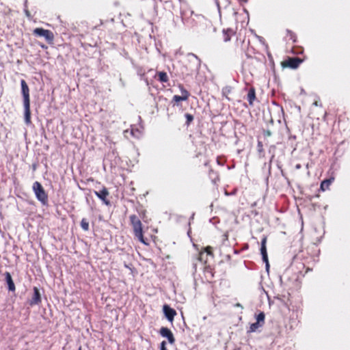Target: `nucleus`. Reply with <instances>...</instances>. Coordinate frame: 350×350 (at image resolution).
Segmentation results:
<instances>
[{"label": "nucleus", "mask_w": 350, "mask_h": 350, "mask_svg": "<svg viewBox=\"0 0 350 350\" xmlns=\"http://www.w3.org/2000/svg\"><path fill=\"white\" fill-rule=\"evenodd\" d=\"M130 224L132 226L135 239L145 245H149V239L144 236L142 224L140 219L136 215L129 216Z\"/></svg>", "instance_id": "1"}, {"label": "nucleus", "mask_w": 350, "mask_h": 350, "mask_svg": "<svg viewBox=\"0 0 350 350\" xmlns=\"http://www.w3.org/2000/svg\"><path fill=\"white\" fill-rule=\"evenodd\" d=\"M223 40L225 42L230 41L233 38H236L235 48L242 47L244 40L239 38L236 35V31L232 28L224 29L222 31Z\"/></svg>", "instance_id": "2"}, {"label": "nucleus", "mask_w": 350, "mask_h": 350, "mask_svg": "<svg viewBox=\"0 0 350 350\" xmlns=\"http://www.w3.org/2000/svg\"><path fill=\"white\" fill-rule=\"evenodd\" d=\"M33 190L36 198L44 205L48 202V195L40 183L36 181L33 184Z\"/></svg>", "instance_id": "3"}, {"label": "nucleus", "mask_w": 350, "mask_h": 350, "mask_svg": "<svg viewBox=\"0 0 350 350\" xmlns=\"http://www.w3.org/2000/svg\"><path fill=\"white\" fill-rule=\"evenodd\" d=\"M33 34L36 36L44 37L49 44H53L54 41V34L49 29H44L41 27H37L33 29Z\"/></svg>", "instance_id": "4"}, {"label": "nucleus", "mask_w": 350, "mask_h": 350, "mask_svg": "<svg viewBox=\"0 0 350 350\" xmlns=\"http://www.w3.org/2000/svg\"><path fill=\"white\" fill-rule=\"evenodd\" d=\"M256 321L250 325L249 329L247 331V333L254 332L265 325V314L263 312H260L259 314L256 315Z\"/></svg>", "instance_id": "5"}, {"label": "nucleus", "mask_w": 350, "mask_h": 350, "mask_svg": "<svg viewBox=\"0 0 350 350\" xmlns=\"http://www.w3.org/2000/svg\"><path fill=\"white\" fill-rule=\"evenodd\" d=\"M303 59L299 57H288L284 61L282 62V66L283 68H290L295 69L299 67Z\"/></svg>", "instance_id": "6"}, {"label": "nucleus", "mask_w": 350, "mask_h": 350, "mask_svg": "<svg viewBox=\"0 0 350 350\" xmlns=\"http://www.w3.org/2000/svg\"><path fill=\"white\" fill-rule=\"evenodd\" d=\"M94 194L107 206L111 204L110 200L108 199L109 192L105 186H103L100 191H94Z\"/></svg>", "instance_id": "7"}, {"label": "nucleus", "mask_w": 350, "mask_h": 350, "mask_svg": "<svg viewBox=\"0 0 350 350\" xmlns=\"http://www.w3.org/2000/svg\"><path fill=\"white\" fill-rule=\"evenodd\" d=\"M21 91L23 96V104L30 103L29 89L24 79L21 81Z\"/></svg>", "instance_id": "8"}, {"label": "nucleus", "mask_w": 350, "mask_h": 350, "mask_svg": "<svg viewBox=\"0 0 350 350\" xmlns=\"http://www.w3.org/2000/svg\"><path fill=\"white\" fill-rule=\"evenodd\" d=\"M159 334H161V336H163L164 338H167L168 340V342L170 344L173 345L175 343V338L174 336V334L169 328L165 327H162L160 329Z\"/></svg>", "instance_id": "9"}, {"label": "nucleus", "mask_w": 350, "mask_h": 350, "mask_svg": "<svg viewBox=\"0 0 350 350\" xmlns=\"http://www.w3.org/2000/svg\"><path fill=\"white\" fill-rule=\"evenodd\" d=\"M246 99L250 106H253L254 101L256 100V89L254 86H250L247 90Z\"/></svg>", "instance_id": "10"}, {"label": "nucleus", "mask_w": 350, "mask_h": 350, "mask_svg": "<svg viewBox=\"0 0 350 350\" xmlns=\"http://www.w3.org/2000/svg\"><path fill=\"white\" fill-rule=\"evenodd\" d=\"M267 237H264L261 240V247H260V253L262 257V260L267 264V266H269V260H268V255L267 252Z\"/></svg>", "instance_id": "11"}, {"label": "nucleus", "mask_w": 350, "mask_h": 350, "mask_svg": "<svg viewBox=\"0 0 350 350\" xmlns=\"http://www.w3.org/2000/svg\"><path fill=\"white\" fill-rule=\"evenodd\" d=\"M163 310L167 320L172 322L174 317L176 315V310L166 304L163 306Z\"/></svg>", "instance_id": "12"}, {"label": "nucleus", "mask_w": 350, "mask_h": 350, "mask_svg": "<svg viewBox=\"0 0 350 350\" xmlns=\"http://www.w3.org/2000/svg\"><path fill=\"white\" fill-rule=\"evenodd\" d=\"M180 90H181L182 95L181 96L174 95L172 98L173 101H174L176 103H178L180 101L187 100L188 99V98L189 97V96H190L189 92L187 90H185L183 86L181 87Z\"/></svg>", "instance_id": "13"}, {"label": "nucleus", "mask_w": 350, "mask_h": 350, "mask_svg": "<svg viewBox=\"0 0 350 350\" xmlns=\"http://www.w3.org/2000/svg\"><path fill=\"white\" fill-rule=\"evenodd\" d=\"M41 302V296L40 291L37 287L33 288V295L31 300L29 301L30 306L38 305Z\"/></svg>", "instance_id": "14"}, {"label": "nucleus", "mask_w": 350, "mask_h": 350, "mask_svg": "<svg viewBox=\"0 0 350 350\" xmlns=\"http://www.w3.org/2000/svg\"><path fill=\"white\" fill-rule=\"evenodd\" d=\"M4 275H5V282L8 284V290L10 291L14 292L16 291V286H15V284L12 280L11 274L9 272L6 271L4 273Z\"/></svg>", "instance_id": "15"}, {"label": "nucleus", "mask_w": 350, "mask_h": 350, "mask_svg": "<svg viewBox=\"0 0 350 350\" xmlns=\"http://www.w3.org/2000/svg\"><path fill=\"white\" fill-rule=\"evenodd\" d=\"M23 106H24L25 122L26 124L29 125L31 123L30 103L23 104Z\"/></svg>", "instance_id": "16"}, {"label": "nucleus", "mask_w": 350, "mask_h": 350, "mask_svg": "<svg viewBox=\"0 0 350 350\" xmlns=\"http://www.w3.org/2000/svg\"><path fill=\"white\" fill-rule=\"evenodd\" d=\"M334 180V178L332 177V178H329L323 180L321 183L320 190H321L322 191H325L329 189V186L333 183Z\"/></svg>", "instance_id": "17"}, {"label": "nucleus", "mask_w": 350, "mask_h": 350, "mask_svg": "<svg viewBox=\"0 0 350 350\" xmlns=\"http://www.w3.org/2000/svg\"><path fill=\"white\" fill-rule=\"evenodd\" d=\"M208 176L213 184H217L220 180L218 172L213 169L209 170Z\"/></svg>", "instance_id": "18"}, {"label": "nucleus", "mask_w": 350, "mask_h": 350, "mask_svg": "<svg viewBox=\"0 0 350 350\" xmlns=\"http://www.w3.org/2000/svg\"><path fill=\"white\" fill-rule=\"evenodd\" d=\"M156 77H157V79L161 83H167L169 81L167 73L163 71L158 72Z\"/></svg>", "instance_id": "19"}, {"label": "nucleus", "mask_w": 350, "mask_h": 350, "mask_svg": "<svg viewBox=\"0 0 350 350\" xmlns=\"http://www.w3.org/2000/svg\"><path fill=\"white\" fill-rule=\"evenodd\" d=\"M258 40L260 41V42L265 46V49L267 53V55L269 57H270L271 53L269 51V46H268V44L266 42L265 39L261 36H258Z\"/></svg>", "instance_id": "20"}, {"label": "nucleus", "mask_w": 350, "mask_h": 350, "mask_svg": "<svg viewBox=\"0 0 350 350\" xmlns=\"http://www.w3.org/2000/svg\"><path fill=\"white\" fill-rule=\"evenodd\" d=\"M81 227L85 231H88L89 230V222L87 220V219H85V218L82 219V220L81 221Z\"/></svg>", "instance_id": "21"}, {"label": "nucleus", "mask_w": 350, "mask_h": 350, "mask_svg": "<svg viewBox=\"0 0 350 350\" xmlns=\"http://www.w3.org/2000/svg\"><path fill=\"white\" fill-rule=\"evenodd\" d=\"M286 36L288 37L289 40H291L293 42H296V35L292 31L287 29L286 30Z\"/></svg>", "instance_id": "22"}, {"label": "nucleus", "mask_w": 350, "mask_h": 350, "mask_svg": "<svg viewBox=\"0 0 350 350\" xmlns=\"http://www.w3.org/2000/svg\"><path fill=\"white\" fill-rule=\"evenodd\" d=\"M232 91V88L231 86L226 87L223 89V94L230 100V98H228V94H231Z\"/></svg>", "instance_id": "23"}, {"label": "nucleus", "mask_w": 350, "mask_h": 350, "mask_svg": "<svg viewBox=\"0 0 350 350\" xmlns=\"http://www.w3.org/2000/svg\"><path fill=\"white\" fill-rule=\"evenodd\" d=\"M139 216V217L145 222H146V211L144 208H141L139 211H138Z\"/></svg>", "instance_id": "24"}, {"label": "nucleus", "mask_w": 350, "mask_h": 350, "mask_svg": "<svg viewBox=\"0 0 350 350\" xmlns=\"http://www.w3.org/2000/svg\"><path fill=\"white\" fill-rule=\"evenodd\" d=\"M202 252H206L207 255L211 256V257H214L213 252V247L211 246H207L202 250Z\"/></svg>", "instance_id": "25"}, {"label": "nucleus", "mask_w": 350, "mask_h": 350, "mask_svg": "<svg viewBox=\"0 0 350 350\" xmlns=\"http://www.w3.org/2000/svg\"><path fill=\"white\" fill-rule=\"evenodd\" d=\"M185 117L186 118L185 124H187V126H189L193 120V116L190 113H185Z\"/></svg>", "instance_id": "26"}, {"label": "nucleus", "mask_w": 350, "mask_h": 350, "mask_svg": "<svg viewBox=\"0 0 350 350\" xmlns=\"http://www.w3.org/2000/svg\"><path fill=\"white\" fill-rule=\"evenodd\" d=\"M204 272L210 275L209 279H213L214 278V273L210 267H206Z\"/></svg>", "instance_id": "27"}, {"label": "nucleus", "mask_w": 350, "mask_h": 350, "mask_svg": "<svg viewBox=\"0 0 350 350\" xmlns=\"http://www.w3.org/2000/svg\"><path fill=\"white\" fill-rule=\"evenodd\" d=\"M198 259L200 261V262H203L204 263L206 262L207 261V258H204V252L201 251L199 254H198Z\"/></svg>", "instance_id": "28"}, {"label": "nucleus", "mask_w": 350, "mask_h": 350, "mask_svg": "<svg viewBox=\"0 0 350 350\" xmlns=\"http://www.w3.org/2000/svg\"><path fill=\"white\" fill-rule=\"evenodd\" d=\"M160 350H167L166 348V342L165 340L161 342Z\"/></svg>", "instance_id": "29"}, {"label": "nucleus", "mask_w": 350, "mask_h": 350, "mask_svg": "<svg viewBox=\"0 0 350 350\" xmlns=\"http://www.w3.org/2000/svg\"><path fill=\"white\" fill-rule=\"evenodd\" d=\"M263 135L265 137H270L271 135V132L269 130H265L263 131Z\"/></svg>", "instance_id": "30"}, {"label": "nucleus", "mask_w": 350, "mask_h": 350, "mask_svg": "<svg viewBox=\"0 0 350 350\" xmlns=\"http://www.w3.org/2000/svg\"><path fill=\"white\" fill-rule=\"evenodd\" d=\"M258 150L259 151L262 150V144L261 142H258Z\"/></svg>", "instance_id": "31"}, {"label": "nucleus", "mask_w": 350, "mask_h": 350, "mask_svg": "<svg viewBox=\"0 0 350 350\" xmlns=\"http://www.w3.org/2000/svg\"><path fill=\"white\" fill-rule=\"evenodd\" d=\"M25 14L28 18H31V14L28 10H25Z\"/></svg>", "instance_id": "32"}, {"label": "nucleus", "mask_w": 350, "mask_h": 350, "mask_svg": "<svg viewBox=\"0 0 350 350\" xmlns=\"http://www.w3.org/2000/svg\"><path fill=\"white\" fill-rule=\"evenodd\" d=\"M235 306H236V307H240V308H243L242 305H241V304H239V303L236 304H235Z\"/></svg>", "instance_id": "33"}, {"label": "nucleus", "mask_w": 350, "mask_h": 350, "mask_svg": "<svg viewBox=\"0 0 350 350\" xmlns=\"http://www.w3.org/2000/svg\"><path fill=\"white\" fill-rule=\"evenodd\" d=\"M42 49H46L47 47L44 44H40Z\"/></svg>", "instance_id": "34"}, {"label": "nucleus", "mask_w": 350, "mask_h": 350, "mask_svg": "<svg viewBox=\"0 0 350 350\" xmlns=\"http://www.w3.org/2000/svg\"><path fill=\"white\" fill-rule=\"evenodd\" d=\"M78 350H82V347L81 346H79Z\"/></svg>", "instance_id": "35"}, {"label": "nucleus", "mask_w": 350, "mask_h": 350, "mask_svg": "<svg viewBox=\"0 0 350 350\" xmlns=\"http://www.w3.org/2000/svg\"><path fill=\"white\" fill-rule=\"evenodd\" d=\"M310 269L309 268H307V270L306 271V273H307L308 271H310Z\"/></svg>", "instance_id": "36"}]
</instances>
